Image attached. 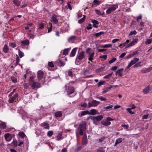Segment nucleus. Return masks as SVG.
I'll use <instances>...</instances> for the list:
<instances>
[{
	"mask_svg": "<svg viewBox=\"0 0 152 152\" xmlns=\"http://www.w3.org/2000/svg\"><path fill=\"white\" fill-rule=\"evenodd\" d=\"M131 109H130V108H128L126 109L127 111L129 113L131 114H134L135 113L134 112H132L131 110Z\"/></svg>",
	"mask_w": 152,
	"mask_h": 152,
	"instance_id": "50",
	"label": "nucleus"
},
{
	"mask_svg": "<svg viewBox=\"0 0 152 152\" xmlns=\"http://www.w3.org/2000/svg\"><path fill=\"white\" fill-rule=\"evenodd\" d=\"M42 126L43 127V128L47 129H49L50 128V126L49 124L47 123L44 122L42 124Z\"/></svg>",
	"mask_w": 152,
	"mask_h": 152,
	"instance_id": "23",
	"label": "nucleus"
},
{
	"mask_svg": "<svg viewBox=\"0 0 152 152\" xmlns=\"http://www.w3.org/2000/svg\"><path fill=\"white\" fill-rule=\"evenodd\" d=\"M152 70V67L148 68H145L144 69L142 70L141 72L142 73L148 72L151 71Z\"/></svg>",
	"mask_w": 152,
	"mask_h": 152,
	"instance_id": "27",
	"label": "nucleus"
},
{
	"mask_svg": "<svg viewBox=\"0 0 152 152\" xmlns=\"http://www.w3.org/2000/svg\"><path fill=\"white\" fill-rule=\"evenodd\" d=\"M103 117L102 115H98L96 116H90L88 118V119H91V120H94L95 119L96 121H99L101 120L103 118Z\"/></svg>",
	"mask_w": 152,
	"mask_h": 152,
	"instance_id": "7",
	"label": "nucleus"
},
{
	"mask_svg": "<svg viewBox=\"0 0 152 152\" xmlns=\"http://www.w3.org/2000/svg\"><path fill=\"white\" fill-rule=\"evenodd\" d=\"M116 60V58H112V59L110 60L109 61V63L110 64L112 63L113 62H114V61H115Z\"/></svg>",
	"mask_w": 152,
	"mask_h": 152,
	"instance_id": "54",
	"label": "nucleus"
},
{
	"mask_svg": "<svg viewBox=\"0 0 152 152\" xmlns=\"http://www.w3.org/2000/svg\"><path fill=\"white\" fill-rule=\"evenodd\" d=\"M121 126L124 127L125 129H128L129 126L128 125H126L125 124L122 125Z\"/></svg>",
	"mask_w": 152,
	"mask_h": 152,
	"instance_id": "59",
	"label": "nucleus"
},
{
	"mask_svg": "<svg viewBox=\"0 0 152 152\" xmlns=\"http://www.w3.org/2000/svg\"><path fill=\"white\" fill-rule=\"evenodd\" d=\"M84 53L85 52H84L79 53L77 56V58L79 60L82 59L84 57Z\"/></svg>",
	"mask_w": 152,
	"mask_h": 152,
	"instance_id": "16",
	"label": "nucleus"
},
{
	"mask_svg": "<svg viewBox=\"0 0 152 152\" xmlns=\"http://www.w3.org/2000/svg\"><path fill=\"white\" fill-rule=\"evenodd\" d=\"M99 113L97 110L95 109L91 110L90 111H89V115H94L96 114H98Z\"/></svg>",
	"mask_w": 152,
	"mask_h": 152,
	"instance_id": "15",
	"label": "nucleus"
},
{
	"mask_svg": "<svg viewBox=\"0 0 152 152\" xmlns=\"http://www.w3.org/2000/svg\"><path fill=\"white\" fill-rule=\"evenodd\" d=\"M40 86V84L37 82H33L31 86V88L33 89H35L36 88H39Z\"/></svg>",
	"mask_w": 152,
	"mask_h": 152,
	"instance_id": "12",
	"label": "nucleus"
},
{
	"mask_svg": "<svg viewBox=\"0 0 152 152\" xmlns=\"http://www.w3.org/2000/svg\"><path fill=\"white\" fill-rule=\"evenodd\" d=\"M18 54L20 58H21L24 56V53L21 52L19 49L18 50Z\"/></svg>",
	"mask_w": 152,
	"mask_h": 152,
	"instance_id": "42",
	"label": "nucleus"
},
{
	"mask_svg": "<svg viewBox=\"0 0 152 152\" xmlns=\"http://www.w3.org/2000/svg\"><path fill=\"white\" fill-rule=\"evenodd\" d=\"M53 132L52 131H49L47 133V135L49 137H51L53 135Z\"/></svg>",
	"mask_w": 152,
	"mask_h": 152,
	"instance_id": "46",
	"label": "nucleus"
},
{
	"mask_svg": "<svg viewBox=\"0 0 152 152\" xmlns=\"http://www.w3.org/2000/svg\"><path fill=\"white\" fill-rule=\"evenodd\" d=\"M77 48H75L72 50L70 55L71 57H73L75 56L77 51Z\"/></svg>",
	"mask_w": 152,
	"mask_h": 152,
	"instance_id": "19",
	"label": "nucleus"
},
{
	"mask_svg": "<svg viewBox=\"0 0 152 152\" xmlns=\"http://www.w3.org/2000/svg\"><path fill=\"white\" fill-rule=\"evenodd\" d=\"M4 52L5 53H7L8 51V48L7 45H5L3 48Z\"/></svg>",
	"mask_w": 152,
	"mask_h": 152,
	"instance_id": "37",
	"label": "nucleus"
},
{
	"mask_svg": "<svg viewBox=\"0 0 152 152\" xmlns=\"http://www.w3.org/2000/svg\"><path fill=\"white\" fill-rule=\"evenodd\" d=\"M138 38H135L133 40L129 43L128 45L125 46L126 48H129L135 45L138 42Z\"/></svg>",
	"mask_w": 152,
	"mask_h": 152,
	"instance_id": "6",
	"label": "nucleus"
},
{
	"mask_svg": "<svg viewBox=\"0 0 152 152\" xmlns=\"http://www.w3.org/2000/svg\"><path fill=\"white\" fill-rule=\"evenodd\" d=\"M34 77L32 75L31 76L30 78V84H32L33 83V79H34Z\"/></svg>",
	"mask_w": 152,
	"mask_h": 152,
	"instance_id": "49",
	"label": "nucleus"
},
{
	"mask_svg": "<svg viewBox=\"0 0 152 152\" xmlns=\"http://www.w3.org/2000/svg\"><path fill=\"white\" fill-rule=\"evenodd\" d=\"M80 113L81 117L84 116L85 115H86L87 114H88L89 115V111L88 110H85L81 111L80 112Z\"/></svg>",
	"mask_w": 152,
	"mask_h": 152,
	"instance_id": "33",
	"label": "nucleus"
},
{
	"mask_svg": "<svg viewBox=\"0 0 152 152\" xmlns=\"http://www.w3.org/2000/svg\"><path fill=\"white\" fill-rule=\"evenodd\" d=\"M55 115L56 117H61L62 116V113L61 111H57L55 113Z\"/></svg>",
	"mask_w": 152,
	"mask_h": 152,
	"instance_id": "25",
	"label": "nucleus"
},
{
	"mask_svg": "<svg viewBox=\"0 0 152 152\" xmlns=\"http://www.w3.org/2000/svg\"><path fill=\"white\" fill-rule=\"evenodd\" d=\"M12 143L15 146H16L18 145L17 141L15 139L13 140Z\"/></svg>",
	"mask_w": 152,
	"mask_h": 152,
	"instance_id": "56",
	"label": "nucleus"
},
{
	"mask_svg": "<svg viewBox=\"0 0 152 152\" xmlns=\"http://www.w3.org/2000/svg\"><path fill=\"white\" fill-rule=\"evenodd\" d=\"M68 48L64 49L63 50V54L64 55L66 56L68 54V52L69 51Z\"/></svg>",
	"mask_w": 152,
	"mask_h": 152,
	"instance_id": "40",
	"label": "nucleus"
},
{
	"mask_svg": "<svg viewBox=\"0 0 152 152\" xmlns=\"http://www.w3.org/2000/svg\"><path fill=\"white\" fill-rule=\"evenodd\" d=\"M96 152H105V151L104 150L103 148H101L97 150Z\"/></svg>",
	"mask_w": 152,
	"mask_h": 152,
	"instance_id": "55",
	"label": "nucleus"
},
{
	"mask_svg": "<svg viewBox=\"0 0 152 152\" xmlns=\"http://www.w3.org/2000/svg\"><path fill=\"white\" fill-rule=\"evenodd\" d=\"M14 91L15 90H14L9 95V97L10 98L9 100V102L10 103H12L13 102L15 99L18 97V94H14L13 96H12Z\"/></svg>",
	"mask_w": 152,
	"mask_h": 152,
	"instance_id": "5",
	"label": "nucleus"
},
{
	"mask_svg": "<svg viewBox=\"0 0 152 152\" xmlns=\"http://www.w3.org/2000/svg\"><path fill=\"white\" fill-rule=\"evenodd\" d=\"M80 105L83 107H86L87 106V104L86 103H81Z\"/></svg>",
	"mask_w": 152,
	"mask_h": 152,
	"instance_id": "52",
	"label": "nucleus"
},
{
	"mask_svg": "<svg viewBox=\"0 0 152 152\" xmlns=\"http://www.w3.org/2000/svg\"><path fill=\"white\" fill-rule=\"evenodd\" d=\"M65 88V91L69 97H73L76 95V93L75 92L74 88L72 86H70L69 84H67Z\"/></svg>",
	"mask_w": 152,
	"mask_h": 152,
	"instance_id": "1",
	"label": "nucleus"
},
{
	"mask_svg": "<svg viewBox=\"0 0 152 152\" xmlns=\"http://www.w3.org/2000/svg\"><path fill=\"white\" fill-rule=\"evenodd\" d=\"M9 45L12 48H15L16 47V45L15 42H11L9 43Z\"/></svg>",
	"mask_w": 152,
	"mask_h": 152,
	"instance_id": "45",
	"label": "nucleus"
},
{
	"mask_svg": "<svg viewBox=\"0 0 152 152\" xmlns=\"http://www.w3.org/2000/svg\"><path fill=\"white\" fill-rule=\"evenodd\" d=\"M13 2L14 4L17 6H19L21 3L20 1L19 0H14Z\"/></svg>",
	"mask_w": 152,
	"mask_h": 152,
	"instance_id": "30",
	"label": "nucleus"
},
{
	"mask_svg": "<svg viewBox=\"0 0 152 152\" xmlns=\"http://www.w3.org/2000/svg\"><path fill=\"white\" fill-rule=\"evenodd\" d=\"M66 75H68V76L72 77H73L74 74L73 73V72L71 71H69L66 72Z\"/></svg>",
	"mask_w": 152,
	"mask_h": 152,
	"instance_id": "31",
	"label": "nucleus"
},
{
	"mask_svg": "<svg viewBox=\"0 0 152 152\" xmlns=\"http://www.w3.org/2000/svg\"><path fill=\"white\" fill-rule=\"evenodd\" d=\"M104 31H100V32L97 33L95 34V36L96 37H98L101 35L104 34Z\"/></svg>",
	"mask_w": 152,
	"mask_h": 152,
	"instance_id": "43",
	"label": "nucleus"
},
{
	"mask_svg": "<svg viewBox=\"0 0 152 152\" xmlns=\"http://www.w3.org/2000/svg\"><path fill=\"white\" fill-rule=\"evenodd\" d=\"M62 139V133H59L57 136L56 140H59Z\"/></svg>",
	"mask_w": 152,
	"mask_h": 152,
	"instance_id": "32",
	"label": "nucleus"
},
{
	"mask_svg": "<svg viewBox=\"0 0 152 152\" xmlns=\"http://www.w3.org/2000/svg\"><path fill=\"white\" fill-rule=\"evenodd\" d=\"M48 66L50 67H54V65L53 63L52 62H48Z\"/></svg>",
	"mask_w": 152,
	"mask_h": 152,
	"instance_id": "53",
	"label": "nucleus"
},
{
	"mask_svg": "<svg viewBox=\"0 0 152 152\" xmlns=\"http://www.w3.org/2000/svg\"><path fill=\"white\" fill-rule=\"evenodd\" d=\"M4 137L6 140L10 141L12 139L11 134L10 133H7L4 135Z\"/></svg>",
	"mask_w": 152,
	"mask_h": 152,
	"instance_id": "18",
	"label": "nucleus"
},
{
	"mask_svg": "<svg viewBox=\"0 0 152 152\" xmlns=\"http://www.w3.org/2000/svg\"><path fill=\"white\" fill-rule=\"evenodd\" d=\"M84 20L85 18H82L78 20V22L80 23H81L84 21Z\"/></svg>",
	"mask_w": 152,
	"mask_h": 152,
	"instance_id": "60",
	"label": "nucleus"
},
{
	"mask_svg": "<svg viewBox=\"0 0 152 152\" xmlns=\"http://www.w3.org/2000/svg\"><path fill=\"white\" fill-rule=\"evenodd\" d=\"M129 41H130L129 40L127 39L125 42L119 45V47L121 48H122L124 47L125 46H126V45H127L129 42Z\"/></svg>",
	"mask_w": 152,
	"mask_h": 152,
	"instance_id": "22",
	"label": "nucleus"
},
{
	"mask_svg": "<svg viewBox=\"0 0 152 152\" xmlns=\"http://www.w3.org/2000/svg\"><path fill=\"white\" fill-rule=\"evenodd\" d=\"M113 119L110 117H108L106 119H104L101 122V124L104 126H109L111 124L110 121H112Z\"/></svg>",
	"mask_w": 152,
	"mask_h": 152,
	"instance_id": "4",
	"label": "nucleus"
},
{
	"mask_svg": "<svg viewBox=\"0 0 152 152\" xmlns=\"http://www.w3.org/2000/svg\"><path fill=\"white\" fill-rule=\"evenodd\" d=\"M87 123L85 121H82L80 124L78 128L77 129V131H78L80 135L83 134V131L86 129Z\"/></svg>",
	"mask_w": 152,
	"mask_h": 152,
	"instance_id": "2",
	"label": "nucleus"
},
{
	"mask_svg": "<svg viewBox=\"0 0 152 152\" xmlns=\"http://www.w3.org/2000/svg\"><path fill=\"white\" fill-rule=\"evenodd\" d=\"M97 98L99 99L101 101H105L106 100V98H103L101 96L98 97Z\"/></svg>",
	"mask_w": 152,
	"mask_h": 152,
	"instance_id": "51",
	"label": "nucleus"
},
{
	"mask_svg": "<svg viewBox=\"0 0 152 152\" xmlns=\"http://www.w3.org/2000/svg\"><path fill=\"white\" fill-rule=\"evenodd\" d=\"M19 136H21L23 138L24 137H26V135L23 132H20L18 133Z\"/></svg>",
	"mask_w": 152,
	"mask_h": 152,
	"instance_id": "44",
	"label": "nucleus"
},
{
	"mask_svg": "<svg viewBox=\"0 0 152 152\" xmlns=\"http://www.w3.org/2000/svg\"><path fill=\"white\" fill-rule=\"evenodd\" d=\"M124 139H123L122 138H119L117 139L116 140L114 144V146H116L118 144L121 142Z\"/></svg>",
	"mask_w": 152,
	"mask_h": 152,
	"instance_id": "20",
	"label": "nucleus"
},
{
	"mask_svg": "<svg viewBox=\"0 0 152 152\" xmlns=\"http://www.w3.org/2000/svg\"><path fill=\"white\" fill-rule=\"evenodd\" d=\"M6 127V124L5 123L1 121H0V128L1 129H5Z\"/></svg>",
	"mask_w": 152,
	"mask_h": 152,
	"instance_id": "24",
	"label": "nucleus"
},
{
	"mask_svg": "<svg viewBox=\"0 0 152 152\" xmlns=\"http://www.w3.org/2000/svg\"><path fill=\"white\" fill-rule=\"evenodd\" d=\"M112 46V45L111 44H106L104 45H102L101 47L102 48H109L111 47Z\"/></svg>",
	"mask_w": 152,
	"mask_h": 152,
	"instance_id": "34",
	"label": "nucleus"
},
{
	"mask_svg": "<svg viewBox=\"0 0 152 152\" xmlns=\"http://www.w3.org/2000/svg\"><path fill=\"white\" fill-rule=\"evenodd\" d=\"M49 27H48V33H49L51 32L52 31V23H49Z\"/></svg>",
	"mask_w": 152,
	"mask_h": 152,
	"instance_id": "38",
	"label": "nucleus"
},
{
	"mask_svg": "<svg viewBox=\"0 0 152 152\" xmlns=\"http://www.w3.org/2000/svg\"><path fill=\"white\" fill-rule=\"evenodd\" d=\"M91 49L90 48H88L87 49V52L89 54V55L88 56V59L90 61H92L93 59V57L94 55V52H92L91 53H89V51Z\"/></svg>",
	"mask_w": 152,
	"mask_h": 152,
	"instance_id": "8",
	"label": "nucleus"
},
{
	"mask_svg": "<svg viewBox=\"0 0 152 152\" xmlns=\"http://www.w3.org/2000/svg\"><path fill=\"white\" fill-rule=\"evenodd\" d=\"M124 70V69L122 68L118 70L115 73V75L118 76L119 77H122V72Z\"/></svg>",
	"mask_w": 152,
	"mask_h": 152,
	"instance_id": "13",
	"label": "nucleus"
},
{
	"mask_svg": "<svg viewBox=\"0 0 152 152\" xmlns=\"http://www.w3.org/2000/svg\"><path fill=\"white\" fill-rule=\"evenodd\" d=\"M137 33L136 31L135 30H134L133 31H131L130 32L129 34V36L132 35H136Z\"/></svg>",
	"mask_w": 152,
	"mask_h": 152,
	"instance_id": "48",
	"label": "nucleus"
},
{
	"mask_svg": "<svg viewBox=\"0 0 152 152\" xmlns=\"http://www.w3.org/2000/svg\"><path fill=\"white\" fill-rule=\"evenodd\" d=\"M95 11L96 14L99 15H101V13L100 10H95Z\"/></svg>",
	"mask_w": 152,
	"mask_h": 152,
	"instance_id": "58",
	"label": "nucleus"
},
{
	"mask_svg": "<svg viewBox=\"0 0 152 152\" xmlns=\"http://www.w3.org/2000/svg\"><path fill=\"white\" fill-rule=\"evenodd\" d=\"M44 75V73L43 71L39 70L37 72V77L39 80L41 79L43 77Z\"/></svg>",
	"mask_w": 152,
	"mask_h": 152,
	"instance_id": "14",
	"label": "nucleus"
},
{
	"mask_svg": "<svg viewBox=\"0 0 152 152\" xmlns=\"http://www.w3.org/2000/svg\"><path fill=\"white\" fill-rule=\"evenodd\" d=\"M104 139V137H102L100 139H99L98 140V142L99 143L101 142Z\"/></svg>",
	"mask_w": 152,
	"mask_h": 152,
	"instance_id": "62",
	"label": "nucleus"
},
{
	"mask_svg": "<svg viewBox=\"0 0 152 152\" xmlns=\"http://www.w3.org/2000/svg\"><path fill=\"white\" fill-rule=\"evenodd\" d=\"M11 79L12 81L14 82H17V79L16 77L13 76L11 77Z\"/></svg>",
	"mask_w": 152,
	"mask_h": 152,
	"instance_id": "57",
	"label": "nucleus"
},
{
	"mask_svg": "<svg viewBox=\"0 0 152 152\" xmlns=\"http://www.w3.org/2000/svg\"><path fill=\"white\" fill-rule=\"evenodd\" d=\"M112 73H111L109 74L105 75L103 77V78L104 79H108L112 76Z\"/></svg>",
	"mask_w": 152,
	"mask_h": 152,
	"instance_id": "47",
	"label": "nucleus"
},
{
	"mask_svg": "<svg viewBox=\"0 0 152 152\" xmlns=\"http://www.w3.org/2000/svg\"><path fill=\"white\" fill-rule=\"evenodd\" d=\"M50 21L55 24H57L58 23V20L57 19V16L55 15V14H54L52 15Z\"/></svg>",
	"mask_w": 152,
	"mask_h": 152,
	"instance_id": "9",
	"label": "nucleus"
},
{
	"mask_svg": "<svg viewBox=\"0 0 152 152\" xmlns=\"http://www.w3.org/2000/svg\"><path fill=\"white\" fill-rule=\"evenodd\" d=\"M88 142L87 137L86 134H83V137L82 140V144L84 145L86 144Z\"/></svg>",
	"mask_w": 152,
	"mask_h": 152,
	"instance_id": "17",
	"label": "nucleus"
},
{
	"mask_svg": "<svg viewBox=\"0 0 152 152\" xmlns=\"http://www.w3.org/2000/svg\"><path fill=\"white\" fill-rule=\"evenodd\" d=\"M92 28V25L91 24H89L88 26L86 27L87 30L91 29Z\"/></svg>",
	"mask_w": 152,
	"mask_h": 152,
	"instance_id": "61",
	"label": "nucleus"
},
{
	"mask_svg": "<svg viewBox=\"0 0 152 152\" xmlns=\"http://www.w3.org/2000/svg\"><path fill=\"white\" fill-rule=\"evenodd\" d=\"M152 89V86H148L146 87L143 90V92L144 94H147Z\"/></svg>",
	"mask_w": 152,
	"mask_h": 152,
	"instance_id": "10",
	"label": "nucleus"
},
{
	"mask_svg": "<svg viewBox=\"0 0 152 152\" xmlns=\"http://www.w3.org/2000/svg\"><path fill=\"white\" fill-rule=\"evenodd\" d=\"M58 63V65L60 66H63L64 65V63L61 60H58L57 61Z\"/></svg>",
	"mask_w": 152,
	"mask_h": 152,
	"instance_id": "41",
	"label": "nucleus"
},
{
	"mask_svg": "<svg viewBox=\"0 0 152 152\" xmlns=\"http://www.w3.org/2000/svg\"><path fill=\"white\" fill-rule=\"evenodd\" d=\"M77 37L75 36H72L69 37L68 39V41L69 42H70L72 40L76 39Z\"/></svg>",
	"mask_w": 152,
	"mask_h": 152,
	"instance_id": "26",
	"label": "nucleus"
},
{
	"mask_svg": "<svg viewBox=\"0 0 152 152\" xmlns=\"http://www.w3.org/2000/svg\"><path fill=\"white\" fill-rule=\"evenodd\" d=\"M69 28V26L68 24H65L64 26V30L66 31L68 30Z\"/></svg>",
	"mask_w": 152,
	"mask_h": 152,
	"instance_id": "39",
	"label": "nucleus"
},
{
	"mask_svg": "<svg viewBox=\"0 0 152 152\" xmlns=\"http://www.w3.org/2000/svg\"><path fill=\"white\" fill-rule=\"evenodd\" d=\"M105 83L104 81H100L99 82L98 84V86H101L103 85Z\"/></svg>",
	"mask_w": 152,
	"mask_h": 152,
	"instance_id": "63",
	"label": "nucleus"
},
{
	"mask_svg": "<svg viewBox=\"0 0 152 152\" xmlns=\"http://www.w3.org/2000/svg\"><path fill=\"white\" fill-rule=\"evenodd\" d=\"M152 42V39H147L145 42V43L146 45H148L151 43Z\"/></svg>",
	"mask_w": 152,
	"mask_h": 152,
	"instance_id": "36",
	"label": "nucleus"
},
{
	"mask_svg": "<svg viewBox=\"0 0 152 152\" xmlns=\"http://www.w3.org/2000/svg\"><path fill=\"white\" fill-rule=\"evenodd\" d=\"M29 44V42L28 39H25L21 42V45L23 48H24V46L28 45Z\"/></svg>",
	"mask_w": 152,
	"mask_h": 152,
	"instance_id": "11",
	"label": "nucleus"
},
{
	"mask_svg": "<svg viewBox=\"0 0 152 152\" xmlns=\"http://www.w3.org/2000/svg\"><path fill=\"white\" fill-rule=\"evenodd\" d=\"M92 103L93 106L96 107L100 103V102L93 100H92Z\"/></svg>",
	"mask_w": 152,
	"mask_h": 152,
	"instance_id": "28",
	"label": "nucleus"
},
{
	"mask_svg": "<svg viewBox=\"0 0 152 152\" xmlns=\"http://www.w3.org/2000/svg\"><path fill=\"white\" fill-rule=\"evenodd\" d=\"M92 22L93 23V27L96 28H97V26L96 25L99 24L98 21L96 20H94L92 21Z\"/></svg>",
	"mask_w": 152,
	"mask_h": 152,
	"instance_id": "29",
	"label": "nucleus"
},
{
	"mask_svg": "<svg viewBox=\"0 0 152 152\" xmlns=\"http://www.w3.org/2000/svg\"><path fill=\"white\" fill-rule=\"evenodd\" d=\"M139 60V59L137 58H134L133 60L131 61L129 63L132 66L133 64H136L138 61Z\"/></svg>",
	"mask_w": 152,
	"mask_h": 152,
	"instance_id": "21",
	"label": "nucleus"
},
{
	"mask_svg": "<svg viewBox=\"0 0 152 152\" xmlns=\"http://www.w3.org/2000/svg\"><path fill=\"white\" fill-rule=\"evenodd\" d=\"M27 35L28 37L30 39H33L35 37V35L33 34H32L30 33H28Z\"/></svg>",
	"mask_w": 152,
	"mask_h": 152,
	"instance_id": "35",
	"label": "nucleus"
},
{
	"mask_svg": "<svg viewBox=\"0 0 152 152\" xmlns=\"http://www.w3.org/2000/svg\"><path fill=\"white\" fill-rule=\"evenodd\" d=\"M109 7L106 11V13L107 14H110L115 11L118 8V5L117 4H110Z\"/></svg>",
	"mask_w": 152,
	"mask_h": 152,
	"instance_id": "3",
	"label": "nucleus"
},
{
	"mask_svg": "<svg viewBox=\"0 0 152 152\" xmlns=\"http://www.w3.org/2000/svg\"><path fill=\"white\" fill-rule=\"evenodd\" d=\"M113 107V105H110L109 106L105 107V109H111L112 107Z\"/></svg>",
	"mask_w": 152,
	"mask_h": 152,
	"instance_id": "64",
	"label": "nucleus"
}]
</instances>
